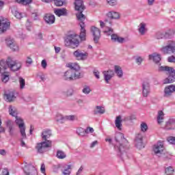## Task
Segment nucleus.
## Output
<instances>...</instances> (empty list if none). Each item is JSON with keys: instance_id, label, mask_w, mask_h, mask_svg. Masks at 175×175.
<instances>
[{"instance_id": "1", "label": "nucleus", "mask_w": 175, "mask_h": 175, "mask_svg": "<svg viewBox=\"0 0 175 175\" xmlns=\"http://www.w3.org/2000/svg\"><path fill=\"white\" fill-rule=\"evenodd\" d=\"M115 151L120 158L126 157V151L129 148L128 141L124 137V134L118 133L115 136V139L112 142Z\"/></svg>"}, {"instance_id": "2", "label": "nucleus", "mask_w": 175, "mask_h": 175, "mask_svg": "<svg viewBox=\"0 0 175 175\" xmlns=\"http://www.w3.org/2000/svg\"><path fill=\"white\" fill-rule=\"evenodd\" d=\"M74 5L75 10L79 12V14H76L77 18L78 21H79V25L81 27L79 38L81 40L84 41L85 40L86 36L85 24L84 23V21H85V16L83 14V11L85 9L84 3L83 0H75Z\"/></svg>"}, {"instance_id": "3", "label": "nucleus", "mask_w": 175, "mask_h": 175, "mask_svg": "<svg viewBox=\"0 0 175 175\" xmlns=\"http://www.w3.org/2000/svg\"><path fill=\"white\" fill-rule=\"evenodd\" d=\"M111 25V21H107L105 20L104 22L100 21V28H103L105 35L107 36H111V40L114 43H124L126 42L125 38L118 36L117 34H114V30L110 27Z\"/></svg>"}, {"instance_id": "4", "label": "nucleus", "mask_w": 175, "mask_h": 175, "mask_svg": "<svg viewBox=\"0 0 175 175\" xmlns=\"http://www.w3.org/2000/svg\"><path fill=\"white\" fill-rule=\"evenodd\" d=\"M67 68L70 70H67L64 75V80H77L80 79L81 75L80 73V66L77 63H68L66 64Z\"/></svg>"}, {"instance_id": "5", "label": "nucleus", "mask_w": 175, "mask_h": 175, "mask_svg": "<svg viewBox=\"0 0 175 175\" xmlns=\"http://www.w3.org/2000/svg\"><path fill=\"white\" fill-rule=\"evenodd\" d=\"M41 136L44 142L37 144L36 148L38 152L43 154V152H46L47 151V148H50L51 147L52 142L47 139L51 137V131L44 130Z\"/></svg>"}, {"instance_id": "6", "label": "nucleus", "mask_w": 175, "mask_h": 175, "mask_svg": "<svg viewBox=\"0 0 175 175\" xmlns=\"http://www.w3.org/2000/svg\"><path fill=\"white\" fill-rule=\"evenodd\" d=\"M65 44L67 47H72V49H76L79 47L80 44V41H79V36L77 34H71L68 36L65 40Z\"/></svg>"}, {"instance_id": "7", "label": "nucleus", "mask_w": 175, "mask_h": 175, "mask_svg": "<svg viewBox=\"0 0 175 175\" xmlns=\"http://www.w3.org/2000/svg\"><path fill=\"white\" fill-rule=\"evenodd\" d=\"M6 69L9 68L12 72H17L21 69V62L13 60L12 59H8L5 62Z\"/></svg>"}, {"instance_id": "8", "label": "nucleus", "mask_w": 175, "mask_h": 175, "mask_svg": "<svg viewBox=\"0 0 175 175\" xmlns=\"http://www.w3.org/2000/svg\"><path fill=\"white\" fill-rule=\"evenodd\" d=\"M15 123L18 126L21 136L23 139H27V133H25V123L24 122V120L18 116H15Z\"/></svg>"}, {"instance_id": "9", "label": "nucleus", "mask_w": 175, "mask_h": 175, "mask_svg": "<svg viewBox=\"0 0 175 175\" xmlns=\"http://www.w3.org/2000/svg\"><path fill=\"white\" fill-rule=\"evenodd\" d=\"M6 70V63L5 60L0 61V73H1V80L3 83H8L9 81V72H5Z\"/></svg>"}, {"instance_id": "10", "label": "nucleus", "mask_w": 175, "mask_h": 175, "mask_svg": "<svg viewBox=\"0 0 175 175\" xmlns=\"http://www.w3.org/2000/svg\"><path fill=\"white\" fill-rule=\"evenodd\" d=\"M161 53L163 54H170V53H175V41H169L166 46L161 49Z\"/></svg>"}, {"instance_id": "11", "label": "nucleus", "mask_w": 175, "mask_h": 175, "mask_svg": "<svg viewBox=\"0 0 175 175\" xmlns=\"http://www.w3.org/2000/svg\"><path fill=\"white\" fill-rule=\"evenodd\" d=\"M10 28V23L8 19L2 16L0 17V34L5 33Z\"/></svg>"}, {"instance_id": "12", "label": "nucleus", "mask_w": 175, "mask_h": 175, "mask_svg": "<svg viewBox=\"0 0 175 175\" xmlns=\"http://www.w3.org/2000/svg\"><path fill=\"white\" fill-rule=\"evenodd\" d=\"M73 55L75 58L77 59V61H84L88 57V53L84 51L83 52L80 50H77L74 51Z\"/></svg>"}, {"instance_id": "13", "label": "nucleus", "mask_w": 175, "mask_h": 175, "mask_svg": "<svg viewBox=\"0 0 175 175\" xmlns=\"http://www.w3.org/2000/svg\"><path fill=\"white\" fill-rule=\"evenodd\" d=\"M164 150H165V145L162 142H158L153 146V152L156 155H161V154L163 152Z\"/></svg>"}, {"instance_id": "14", "label": "nucleus", "mask_w": 175, "mask_h": 175, "mask_svg": "<svg viewBox=\"0 0 175 175\" xmlns=\"http://www.w3.org/2000/svg\"><path fill=\"white\" fill-rule=\"evenodd\" d=\"M164 94L163 96L165 98H170L173 94L175 92V85H170L166 86L164 88Z\"/></svg>"}, {"instance_id": "15", "label": "nucleus", "mask_w": 175, "mask_h": 175, "mask_svg": "<svg viewBox=\"0 0 175 175\" xmlns=\"http://www.w3.org/2000/svg\"><path fill=\"white\" fill-rule=\"evenodd\" d=\"M23 170L26 175H38V170L31 164L25 165Z\"/></svg>"}, {"instance_id": "16", "label": "nucleus", "mask_w": 175, "mask_h": 175, "mask_svg": "<svg viewBox=\"0 0 175 175\" xmlns=\"http://www.w3.org/2000/svg\"><path fill=\"white\" fill-rule=\"evenodd\" d=\"M168 77L164 79V84H169L170 83H174L175 80V70L172 68L167 74Z\"/></svg>"}, {"instance_id": "17", "label": "nucleus", "mask_w": 175, "mask_h": 175, "mask_svg": "<svg viewBox=\"0 0 175 175\" xmlns=\"http://www.w3.org/2000/svg\"><path fill=\"white\" fill-rule=\"evenodd\" d=\"M151 92V89L150 88V83L148 81H144L142 83V95L145 98H147L148 95H150V92Z\"/></svg>"}, {"instance_id": "18", "label": "nucleus", "mask_w": 175, "mask_h": 175, "mask_svg": "<svg viewBox=\"0 0 175 175\" xmlns=\"http://www.w3.org/2000/svg\"><path fill=\"white\" fill-rule=\"evenodd\" d=\"M91 32L94 36V42H98L100 38V29L95 26H92L91 27Z\"/></svg>"}, {"instance_id": "19", "label": "nucleus", "mask_w": 175, "mask_h": 175, "mask_svg": "<svg viewBox=\"0 0 175 175\" xmlns=\"http://www.w3.org/2000/svg\"><path fill=\"white\" fill-rule=\"evenodd\" d=\"M135 144L137 148L142 150L144 148V144H143V135L142 134H138L135 137Z\"/></svg>"}, {"instance_id": "20", "label": "nucleus", "mask_w": 175, "mask_h": 175, "mask_svg": "<svg viewBox=\"0 0 175 175\" xmlns=\"http://www.w3.org/2000/svg\"><path fill=\"white\" fill-rule=\"evenodd\" d=\"M103 73L104 75V79L105 83L109 84V81H110V80H111V79H113L114 77V72L111 70H109L107 71H104Z\"/></svg>"}, {"instance_id": "21", "label": "nucleus", "mask_w": 175, "mask_h": 175, "mask_svg": "<svg viewBox=\"0 0 175 175\" xmlns=\"http://www.w3.org/2000/svg\"><path fill=\"white\" fill-rule=\"evenodd\" d=\"M44 20L46 24H54L55 23V16L51 14H46Z\"/></svg>"}, {"instance_id": "22", "label": "nucleus", "mask_w": 175, "mask_h": 175, "mask_svg": "<svg viewBox=\"0 0 175 175\" xmlns=\"http://www.w3.org/2000/svg\"><path fill=\"white\" fill-rule=\"evenodd\" d=\"M149 59H152L153 62H155L158 65H160L159 62H161V59H162V58L161 57L160 54L154 53L153 54L149 55Z\"/></svg>"}, {"instance_id": "23", "label": "nucleus", "mask_w": 175, "mask_h": 175, "mask_svg": "<svg viewBox=\"0 0 175 175\" xmlns=\"http://www.w3.org/2000/svg\"><path fill=\"white\" fill-rule=\"evenodd\" d=\"M165 129L169 131L170 129H175V119L170 118L165 124Z\"/></svg>"}, {"instance_id": "24", "label": "nucleus", "mask_w": 175, "mask_h": 175, "mask_svg": "<svg viewBox=\"0 0 175 175\" xmlns=\"http://www.w3.org/2000/svg\"><path fill=\"white\" fill-rule=\"evenodd\" d=\"M147 24L145 23L142 22L141 23L139 26H138V31L140 35H146V32H147Z\"/></svg>"}, {"instance_id": "25", "label": "nucleus", "mask_w": 175, "mask_h": 175, "mask_svg": "<svg viewBox=\"0 0 175 175\" xmlns=\"http://www.w3.org/2000/svg\"><path fill=\"white\" fill-rule=\"evenodd\" d=\"M62 168L63 170H62V172L63 175H70V173H72L70 171L72 170L71 165L64 164Z\"/></svg>"}, {"instance_id": "26", "label": "nucleus", "mask_w": 175, "mask_h": 175, "mask_svg": "<svg viewBox=\"0 0 175 175\" xmlns=\"http://www.w3.org/2000/svg\"><path fill=\"white\" fill-rule=\"evenodd\" d=\"M54 13L58 17H61V16H66L68 11L66 8H57L55 10Z\"/></svg>"}, {"instance_id": "27", "label": "nucleus", "mask_w": 175, "mask_h": 175, "mask_svg": "<svg viewBox=\"0 0 175 175\" xmlns=\"http://www.w3.org/2000/svg\"><path fill=\"white\" fill-rule=\"evenodd\" d=\"M8 113L10 116H12V117H17L18 114V111H17V108L13 105H10L8 107Z\"/></svg>"}, {"instance_id": "28", "label": "nucleus", "mask_w": 175, "mask_h": 175, "mask_svg": "<svg viewBox=\"0 0 175 175\" xmlns=\"http://www.w3.org/2000/svg\"><path fill=\"white\" fill-rule=\"evenodd\" d=\"M114 72L119 79H122L124 76V71H122V68L120 66H114Z\"/></svg>"}, {"instance_id": "29", "label": "nucleus", "mask_w": 175, "mask_h": 175, "mask_svg": "<svg viewBox=\"0 0 175 175\" xmlns=\"http://www.w3.org/2000/svg\"><path fill=\"white\" fill-rule=\"evenodd\" d=\"M115 125L118 131H121L122 129V117H121V116L116 117L115 120Z\"/></svg>"}, {"instance_id": "30", "label": "nucleus", "mask_w": 175, "mask_h": 175, "mask_svg": "<svg viewBox=\"0 0 175 175\" xmlns=\"http://www.w3.org/2000/svg\"><path fill=\"white\" fill-rule=\"evenodd\" d=\"M107 17H109V18H111V19H114V20H117L118 18H120V13L117 12H114V11H110L107 14Z\"/></svg>"}, {"instance_id": "31", "label": "nucleus", "mask_w": 175, "mask_h": 175, "mask_svg": "<svg viewBox=\"0 0 175 175\" xmlns=\"http://www.w3.org/2000/svg\"><path fill=\"white\" fill-rule=\"evenodd\" d=\"M5 124L7 128H8L9 129V133L10 136H13V121H12L11 120H8L5 122Z\"/></svg>"}, {"instance_id": "32", "label": "nucleus", "mask_w": 175, "mask_h": 175, "mask_svg": "<svg viewBox=\"0 0 175 175\" xmlns=\"http://www.w3.org/2000/svg\"><path fill=\"white\" fill-rule=\"evenodd\" d=\"M56 158L57 159H65L66 158V153L62 150H57L56 152Z\"/></svg>"}, {"instance_id": "33", "label": "nucleus", "mask_w": 175, "mask_h": 175, "mask_svg": "<svg viewBox=\"0 0 175 175\" xmlns=\"http://www.w3.org/2000/svg\"><path fill=\"white\" fill-rule=\"evenodd\" d=\"M172 69H173L172 67L167 66H159L157 70L158 72H166L167 74Z\"/></svg>"}, {"instance_id": "34", "label": "nucleus", "mask_w": 175, "mask_h": 175, "mask_svg": "<svg viewBox=\"0 0 175 175\" xmlns=\"http://www.w3.org/2000/svg\"><path fill=\"white\" fill-rule=\"evenodd\" d=\"M174 29H170L167 32H164L165 39H172L174 36Z\"/></svg>"}, {"instance_id": "35", "label": "nucleus", "mask_w": 175, "mask_h": 175, "mask_svg": "<svg viewBox=\"0 0 175 175\" xmlns=\"http://www.w3.org/2000/svg\"><path fill=\"white\" fill-rule=\"evenodd\" d=\"M33 0H15V2L19 3V5H23V6H28V5H31Z\"/></svg>"}, {"instance_id": "36", "label": "nucleus", "mask_w": 175, "mask_h": 175, "mask_svg": "<svg viewBox=\"0 0 175 175\" xmlns=\"http://www.w3.org/2000/svg\"><path fill=\"white\" fill-rule=\"evenodd\" d=\"M165 113H163V111H159L157 115V122L158 124H162L163 120H165Z\"/></svg>"}, {"instance_id": "37", "label": "nucleus", "mask_w": 175, "mask_h": 175, "mask_svg": "<svg viewBox=\"0 0 175 175\" xmlns=\"http://www.w3.org/2000/svg\"><path fill=\"white\" fill-rule=\"evenodd\" d=\"M105 107H102V106H96L94 113V114H105Z\"/></svg>"}, {"instance_id": "38", "label": "nucleus", "mask_w": 175, "mask_h": 175, "mask_svg": "<svg viewBox=\"0 0 175 175\" xmlns=\"http://www.w3.org/2000/svg\"><path fill=\"white\" fill-rule=\"evenodd\" d=\"M55 120L57 122L64 124V122H65V116H62L61 113H57L55 117Z\"/></svg>"}, {"instance_id": "39", "label": "nucleus", "mask_w": 175, "mask_h": 175, "mask_svg": "<svg viewBox=\"0 0 175 175\" xmlns=\"http://www.w3.org/2000/svg\"><path fill=\"white\" fill-rule=\"evenodd\" d=\"M18 82H19V88H20V90L25 89V79H24L21 77H18Z\"/></svg>"}, {"instance_id": "40", "label": "nucleus", "mask_w": 175, "mask_h": 175, "mask_svg": "<svg viewBox=\"0 0 175 175\" xmlns=\"http://www.w3.org/2000/svg\"><path fill=\"white\" fill-rule=\"evenodd\" d=\"M12 14H14V17H16V18H18L19 20L24 17V14L23 13L16 10H12Z\"/></svg>"}, {"instance_id": "41", "label": "nucleus", "mask_w": 175, "mask_h": 175, "mask_svg": "<svg viewBox=\"0 0 175 175\" xmlns=\"http://www.w3.org/2000/svg\"><path fill=\"white\" fill-rule=\"evenodd\" d=\"M64 120L66 121H76L77 120V116L76 115H69L65 116Z\"/></svg>"}, {"instance_id": "42", "label": "nucleus", "mask_w": 175, "mask_h": 175, "mask_svg": "<svg viewBox=\"0 0 175 175\" xmlns=\"http://www.w3.org/2000/svg\"><path fill=\"white\" fill-rule=\"evenodd\" d=\"M6 100L8 102H13L16 99V96L13 93H9L5 94Z\"/></svg>"}, {"instance_id": "43", "label": "nucleus", "mask_w": 175, "mask_h": 175, "mask_svg": "<svg viewBox=\"0 0 175 175\" xmlns=\"http://www.w3.org/2000/svg\"><path fill=\"white\" fill-rule=\"evenodd\" d=\"M77 133L79 135V136L84 137L85 136V130L81 127H79L77 129Z\"/></svg>"}, {"instance_id": "44", "label": "nucleus", "mask_w": 175, "mask_h": 175, "mask_svg": "<svg viewBox=\"0 0 175 175\" xmlns=\"http://www.w3.org/2000/svg\"><path fill=\"white\" fill-rule=\"evenodd\" d=\"M55 6H64L65 5V0H53Z\"/></svg>"}, {"instance_id": "45", "label": "nucleus", "mask_w": 175, "mask_h": 175, "mask_svg": "<svg viewBox=\"0 0 175 175\" xmlns=\"http://www.w3.org/2000/svg\"><path fill=\"white\" fill-rule=\"evenodd\" d=\"M156 39H165V32L158 31L155 34Z\"/></svg>"}, {"instance_id": "46", "label": "nucleus", "mask_w": 175, "mask_h": 175, "mask_svg": "<svg viewBox=\"0 0 175 175\" xmlns=\"http://www.w3.org/2000/svg\"><path fill=\"white\" fill-rule=\"evenodd\" d=\"M82 92L85 94V95H88L90 92H91V88L88 85L83 86V88L82 90Z\"/></svg>"}, {"instance_id": "47", "label": "nucleus", "mask_w": 175, "mask_h": 175, "mask_svg": "<svg viewBox=\"0 0 175 175\" xmlns=\"http://www.w3.org/2000/svg\"><path fill=\"white\" fill-rule=\"evenodd\" d=\"M174 172V169H173V167L170 166L165 169V174L167 175H173V173Z\"/></svg>"}, {"instance_id": "48", "label": "nucleus", "mask_w": 175, "mask_h": 175, "mask_svg": "<svg viewBox=\"0 0 175 175\" xmlns=\"http://www.w3.org/2000/svg\"><path fill=\"white\" fill-rule=\"evenodd\" d=\"M140 128L142 132H147L148 129V126H147V124L146 122H142L141 123Z\"/></svg>"}, {"instance_id": "49", "label": "nucleus", "mask_w": 175, "mask_h": 175, "mask_svg": "<svg viewBox=\"0 0 175 175\" xmlns=\"http://www.w3.org/2000/svg\"><path fill=\"white\" fill-rule=\"evenodd\" d=\"M33 62L32 61V58H31V57L29 56H27L26 57V59H25V64H26V66H31V65H32V63Z\"/></svg>"}, {"instance_id": "50", "label": "nucleus", "mask_w": 175, "mask_h": 175, "mask_svg": "<svg viewBox=\"0 0 175 175\" xmlns=\"http://www.w3.org/2000/svg\"><path fill=\"white\" fill-rule=\"evenodd\" d=\"M93 75L95 76L96 79H97L98 80L100 79V72H99V70H98V69H94L93 70Z\"/></svg>"}, {"instance_id": "51", "label": "nucleus", "mask_w": 175, "mask_h": 175, "mask_svg": "<svg viewBox=\"0 0 175 175\" xmlns=\"http://www.w3.org/2000/svg\"><path fill=\"white\" fill-rule=\"evenodd\" d=\"M62 166H64V165H62V164H57V165H53V172H55V173H57L58 172V170H59V169H61V167H62Z\"/></svg>"}, {"instance_id": "52", "label": "nucleus", "mask_w": 175, "mask_h": 175, "mask_svg": "<svg viewBox=\"0 0 175 175\" xmlns=\"http://www.w3.org/2000/svg\"><path fill=\"white\" fill-rule=\"evenodd\" d=\"M0 175H9V170L8 168L0 169Z\"/></svg>"}, {"instance_id": "53", "label": "nucleus", "mask_w": 175, "mask_h": 175, "mask_svg": "<svg viewBox=\"0 0 175 175\" xmlns=\"http://www.w3.org/2000/svg\"><path fill=\"white\" fill-rule=\"evenodd\" d=\"M10 49L12 50V51H18L20 48L18 47V45L15 42L12 44Z\"/></svg>"}, {"instance_id": "54", "label": "nucleus", "mask_w": 175, "mask_h": 175, "mask_svg": "<svg viewBox=\"0 0 175 175\" xmlns=\"http://www.w3.org/2000/svg\"><path fill=\"white\" fill-rule=\"evenodd\" d=\"M107 3L110 5V6H116L117 5V0H106Z\"/></svg>"}, {"instance_id": "55", "label": "nucleus", "mask_w": 175, "mask_h": 175, "mask_svg": "<svg viewBox=\"0 0 175 175\" xmlns=\"http://www.w3.org/2000/svg\"><path fill=\"white\" fill-rule=\"evenodd\" d=\"M14 43H15V42H14L13 40H10V39H7V40H6V44H7V46H8V47H10V48H11V47L13 46V44H14Z\"/></svg>"}, {"instance_id": "56", "label": "nucleus", "mask_w": 175, "mask_h": 175, "mask_svg": "<svg viewBox=\"0 0 175 175\" xmlns=\"http://www.w3.org/2000/svg\"><path fill=\"white\" fill-rule=\"evenodd\" d=\"M135 62L137 64V65H142V63L143 62V58L142 57H137L135 59Z\"/></svg>"}, {"instance_id": "57", "label": "nucleus", "mask_w": 175, "mask_h": 175, "mask_svg": "<svg viewBox=\"0 0 175 175\" xmlns=\"http://www.w3.org/2000/svg\"><path fill=\"white\" fill-rule=\"evenodd\" d=\"M85 133H94V128L88 127L86 129H85Z\"/></svg>"}, {"instance_id": "58", "label": "nucleus", "mask_w": 175, "mask_h": 175, "mask_svg": "<svg viewBox=\"0 0 175 175\" xmlns=\"http://www.w3.org/2000/svg\"><path fill=\"white\" fill-rule=\"evenodd\" d=\"M40 171L43 174H46V165L44 163L41 164Z\"/></svg>"}, {"instance_id": "59", "label": "nucleus", "mask_w": 175, "mask_h": 175, "mask_svg": "<svg viewBox=\"0 0 175 175\" xmlns=\"http://www.w3.org/2000/svg\"><path fill=\"white\" fill-rule=\"evenodd\" d=\"M84 170V167L83 166H81L78 171L76 173V175H81L83 174V170Z\"/></svg>"}, {"instance_id": "60", "label": "nucleus", "mask_w": 175, "mask_h": 175, "mask_svg": "<svg viewBox=\"0 0 175 175\" xmlns=\"http://www.w3.org/2000/svg\"><path fill=\"white\" fill-rule=\"evenodd\" d=\"M0 133H5V128L2 126V120L0 118Z\"/></svg>"}, {"instance_id": "61", "label": "nucleus", "mask_w": 175, "mask_h": 175, "mask_svg": "<svg viewBox=\"0 0 175 175\" xmlns=\"http://www.w3.org/2000/svg\"><path fill=\"white\" fill-rule=\"evenodd\" d=\"M41 66L44 68L46 69L47 68V62L46 60L43 59L41 62Z\"/></svg>"}, {"instance_id": "62", "label": "nucleus", "mask_w": 175, "mask_h": 175, "mask_svg": "<svg viewBox=\"0 0 175 175\" xmlns=\"http://www.w3.org/2000/svg\"><path fill=\"white\" fill-rule=\"evenodd\" d=\"M167 61H168V62H174L175 63V57L174 55L168 57Z\"/></svg>"}, {"instance_id": "63", "label": "nucleus", "mask_w": 175, "mask_h": 175, "mask_svg": "<svg viewBox=\"0 0 175 175\" xmlns=\"http://www.w3.org/2000/svg\"><path fill=\"white\" fill-rule=\"evenodd\" d=\"M96 144H98V141H94L90 144V148H94V147H95V146H96Z\"/></svg>"}, {"instance_id": "64", "label": "nucleus", "mask_w": 175, "mask_h": 175, "mask_svg": "<svg viewBox=\"0 0 175 175\" xmlns=\"http://www.w3.org/2000/svg\"><path fill=\"white\" fill-rule=\"evenodd\" d=\"M0 155H3V156L6 155V150L3 149H0Z\"/></svg>"}]
</instances>
